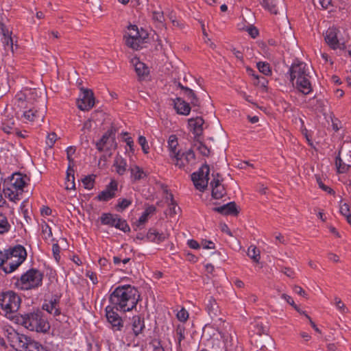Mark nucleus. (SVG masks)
<instances>
[{"label": "nucleus", "instance_id": "1", "mask_svg": "<svg viewBox=\"0 0 351 351\" xmlns=\"http://www.w3.org/2000/svg\"><path fill=\"white\" fill-rule=\"evenodd\" d=\"M139 298L140 294L136 288L124 285L117 287L111 292L109 301L114 309L125 313L136 308Z\"/></svg>", "mask_w": 351, "mask_h": 351}, {"label": "nucleus", "instance_id": "2", "mask_svg": "<svg viewBox=\"0 0 351 351\" xmlns=\"http://www.w3.org/2000/svg\"><path fill=\"white\" fill-rule=\"evenodd\" d=\"M308 68L304 62L293 64L289 69L290 81L300 92L308 95L312 91Z\"/></svg>", "mask_w": 351, "mask_h": 351}, {"label": "nucleus", "instance_id": "3", "mask_svg": "<svg viewBox=\"0 0 351 351\" xmlns=\"http://www.w3.org/2000/svg\"><path fill=\"white\" fill-rule=\"evenodd\" d=\"M28 181L27 176L20 173H13L4 183L5 196L12 202L19 201Z\"/></svg>", "mask_w": 351, "mask_h": 351}, {"label": "nucleus", "instance_id": "4", "mask_svg": "<svg viewBox=\"0 0 351 351\" xmlns=\"http://www.w3.org/2000/svg\"><path fill=\"white\" fill-rule=\"evenodd\" d=\"M18 320L25 328L32 331L46 332L50 328L42 311L38 310L22 315Z\"/></svg>", "mask_w": 351, "mask_h": 351}, {"label": "nucleus", "instance_id": "5", "mask_svg": "<svg viewBox=\"0 0 351 351\" xmlns=\"http://www.w3.org/2000/svg\"><path fill=\"white\" fill-rule=\"evenodd\" d=\"M43 274L40 271L30 269L16 279L14 285L21 290L35 289L43 285Z\"/></svg>", "mask_w": 351, "mask_h": 351}, {"label": "nucleus", "instance_id": "6", "mask_svg": "<svg viewBox=\"0 0 351 351\" xmlns=\"http://www.w3.org/2000/svg\"><path fill=\"white\" fill-rule=\"evenodd\" d=\"M21 302L20 297L14 291H9L0 294V308L5 315L16 312Z\"/></svg>", "mask_w": 351, "mask_h": 351}, {"label": "nucleus", "instance_id": "7", "mask_svg": "<svg viewBox=\"0 0 351 351\" xmlns=\"http://www.w3.org/2000/svg\"><path fill=\"white\" fill-rule=\"evenodd\" d=\"M147 38V34L142 29L140 32L136 25H130L124 35L125 44L129 47L138 50Z\"/></svg>", "mask_w": 351, "mask_h": 351}, {"label": "nucleus", "instance_id": "8", "mask_svg": "<svg viewBox=\"0 0 351 351\" xmlns=\"http://www.w3.org/2000/svg\"><path fill=\"white\" fill-rule=\"evenodd\" d=\"M21 108H23L21 114V120L25 123H32L38 121L39 119L43 120L45 108L40 110L37 109L36 104H28L21 101Z\"/></svg>", "mask_w": 351, "mask_h": 351}, {"label": "nucleus", "instance_id": "9", "mask_svg": "<svg viewBox=\"0 0 351 351\" xmlns=\"http://www.w3.org/2000/svg\"><path fill=\"white\" fill-rule=\"evenodd\" d=\"M340 31L336 27H329L324 34V40L328 47L335 51L341 52L346 49V42L339 38Z\"/></svg>", "mask_w": 351, "mask_h": 351}, {"label": "nucleus", "instance_id": "10", "mask_svg": "<svg viewBox=\"0 0 351 351\" xmlns=\"http://www.w3.org/2000/svg\"><path fill=\"white\" fill-rule=\"evenodd\" d=\"M19 258L13 256L8 250L0 252V269L5 273L14 271L24 261H20Z\"/></svg>", "mask_w": 351, "mask_h": 351}, {"label": "nucleus", "instance_id": "11", "mask_svg": "<svg viewBox=\"0 0 351 351\" xmlns=\"http://www.w3.org/2000/svg\"><path fill=\"white\" fill-rule=\"evenodd\" d=\"M210 168L208 165H202L197 171L192 173L191 179L196 189L204 191L207 186L209 180Z\"/></svg>", "mask_w": 351, "mask_h": 351}, {"label": "nucleus", "instance_id": "12", "mask_svg": "<svg viewBox=\"0 0 351 351\" xmlns=\"http://www.w3.org/2000/svg\"><path fill=\"white\" fill-rule=\"evenodd\" d=\"M100 221L103 225L114 227L124 232H127L130 230V228L126 221L121 219L117 215H114L112 213H103L100 217Z\"/></svg>", "mask_w": 351, "mask_h": 351}, {"label": "nucleus", "instance_id": "13", "mask_svg": "<svg viewBox=\"0 0 351 351\" xmlns=\"http://www.w3.org/2000/svg\"><path fill=\"white\" fill-rule=\"evenodd\" d=\"M171 161L179 169L185 171L191 170L193 165L195 163V154L191 149L183 153L180 152L178 156L171 159Z\"/></svg>", "mask_w": 351, "mask_h": 351}, {"label": "nucleus", "instance_id": "14", "mask_svg": "<svg viewBox=\"0 0 351 351\" xmlns=\"http://www.w3.org/2000/svg\"><path fill=\"white\" fill-rule=\"evenodd\" d=\"M96 147L99 152L111 151L116 149L115 132L113 130H109L104 133L101 138L96 143Z\"/></svg>", "mask_w": 351, "mask_h": 351}, {"label": "nucleus", "instance_id": "15", "mask_svg": "<svg viewBox=\"0 0 351 351\" xmlns=\"http://www.w3.org/2000/svg\"><path fill=\"white\" fill-rule=\"evenodd\" d=\"M106 316L114 331H120L123 327L122 318L114 311L112 306H108L106 308Z\"/></svg>", "mask_w": 351, "mask_h": 351}, {"label": "nucleus", "instance_id": "16", "mask_svg": "<svg viewBox=\"0 0 351 351\" xmlns=\"http://www.w3.org/2000/svg\"><path fill=\"white\" fill-rule=\"evenodd\" d=\"M94 104L95 99L93 92L90 90H84L77 101L78 108L81 110H88L94 106Z\"/></svg>", "mask_w": 351, "mask_h": 351}, {"label": "nucleus", "instance_id": "17", "mask_svg": "<svg viewBox=\"0 0 351 351\" xmlns=\"http://www.w3.org/2000/svg\"><path fill=\"white\" fill-rule=\"evenodd\" d=\"M117 188V182L115 180H112L106 186V188L99 193L97 198L99 201H109L110 199L114 198L116 196Z\"/></svg>", "mask_w": 351, "mask_h": 351}, {"label": "nucleus", "instance_id": "18", "mask_svg": "<svg viewBox=\"0 0 351 351\" xmlns=\"http://www.w3.org/2000/svg\"><path fill=\"white\" fill-rule=\"evenodd\" d=\"M211 195L213 199H220L226 194L223 185L218 178H214L210 182Z\"/></svg>", "mask_w": 351, "mask_h": 351}, {"label": "nucleus", "instance_id": "19", "mask_svg": "<svg viewBox=\"0 0 351 351\" xmlns=\"http://www.w3.org/2000/svg\"><path fill=\"white\" fill-rule=\"evenodd\" d=\"M204 123V119L200 117L189 119L188 120L189 128L195 136H199L203 132Z\"/></svg>", "mask_w": 351, "mask_h": 351}, {"label": "nucleus", "instance_id": "20", "mask_svg": "<svg viewBox=\"0 0 351 351\" xmlns=\"http://www.w3.org/2000/svg\"><path fill=\"white\" fill-rule=\"evenodd\" d=\"M178 146V138L176 135H170L167 140V148L171 160L176 158L180 154V150Z\"/></svg>", "mask_w": 351, "mask_h": 351}, {"label": "nucleus", "instance_id": "21", "mask_svg": "<svg viewBox=\"0 0 351 351\" xmlns=\"http://www.w3.org/2000/svg\"><path fill=\"white\" fill-rule=\"evenodd\" d=\"M131 329L135 337L142 333L145 328L144 318L140 315H134L131 319Z\"/></svg>", "mask_w": 351, "mask_h": 351}, {"label": "nucleus", "instance_id": "22", "mask_svg": "<svg viewBox=\"0 0 351 351\" xmlns=\"http://www.w3.org/2000/svg\"><path fill=\"white\" fill-rule=\"evenodd\" d=\"M146 238L149 241L160 243L168 238V234L160 233L154 229H150L147 234Z\"/></svg>", "mask_w": 351, "mask_h": 351}, {"label": "nucleus", "instance_id": "23", "mask_svg": "<svg viewBox=\"0 0 351 351\" xmlns=\"http://www.w3.org/2000/svg\"><path fill=\"white\" fill-rule=\"evenodd\" d=\"M174 108L177 112L182 115H188L191 111V107L188 103L180 98H176L173 101Z\"/></svg>", "mask_w": 351, "mask_h": 351}, {"label": "nucleus", "instance_id": "24", "mask_svg": "<svg viewBox=\"0 0 351 351\" xmlns=\"http://www.w3.org/2000/svg\"><path fill=\"white\" fill-rule=\"evenodd\" d=\"M132 63L134 66L136 74L140 77H145L149 74V68L143 62H141L138 58H133Z\"/></svg>", "mask_w": 351, "mask_h": 351}, {"label": "nucleus", "instance_id": "25", "mask_svg": "<svg viewBox=\"0 0 351 351\" xmlns=\"http://www.w3.org/2000/svg\"><path fill=\"white\" fill-rule=\"evenodd\" d=\"M214 210L223 215H237V210L234 202H229L221 206L216 207Z\"/></svg>", "mask_w": 351, "mask_h": 351}, {"label": "nucleus", "instance_id": "26", "mask_svg": "<svg viewBox=\"0 0 351 351\" xmlns=\"http://www.w3.org/2000/svg\"><path fill=\"white\" fill-rule=\"evenodd\" d=\"M8 252L13 254V256L19 258L20 261H25L27 258V252L25 248L21 245H16L8 249Z\"/></svg>", "mask_w": 351, "mask_h": 351}, {"label": "nucleus", "instance_id": "27", "mask_svg": "<svg viewBox=\"0 0 351 351\" xmlns=\"http://www.w3.org/2000/svg\"><path fill=\"white\" fill-rule=\"evenodd\" d=\"M8 252L13 254V256L19 258L20 261H25L27 258V252L25 248L21 245H16L8 249Z\"/></svg>", "mask_w": 351, "mask_h": 351}, {"label": "nucleus", "instance_id": "28", "mask_svg": "<svg viewBox=\"0 0 351 351\" xmlns=\"http://www.w3.org/2000/svg\"><path fill=\"white\" fill-rule=\"evenodd\" d=\"M131 178L134 182L138 181L147 177V173L137 165L131 166L130 168Z\"/></svg>", "mask_w": 351, "mask_h": 351}, {"label": "nucleus", "instance_id": "29", "mask_svg": "<svg viewBox=\"0 0 351 351\" xmlns=\"http://www.w3.org/2000/svg\"><path fill=\"white\" fill-rule=\"evenodd\" d=\"M282 0H262L261 5L271 13L276 14L278 12V5Z\"/></svg>", "mask_w": 351, "mask_h": 351}, {"label": "nucleus", "instance_id": "30", "mask_svg": "<svg viewBox=\"0 0 351 351\" xmlns=\"http://www.w3.org/2000/svg\"><path fill=\"white\" fill-rule=\"evenodd\" d=\"M58 299L54 298L51 300L48 303L43 304V309L47 311L51 315H58L60 314V310L58 308Z\"/></svg>", "mask_w": 351, "mask_h": 351}, {"label": "nucleus", "instance_id": "31", "mask_svg": "<svg viewBox=\"0 0 351 351\" xmlns=\"http://www.w3.org/2000/svg\"><path fill=\"white\" fill-rule=\"evenodd\" d=\"M114 167L115 168L116 172L119 175L122 176L126 172L127 162L122 157L117 156L114 159Z\"/></svg>", "mask_w": 351, "mask_h": 351}, {"label": "nucleus", "instance_id": "32", "mask_svg": "<svg viewBox=\"0 0 351 351\" xmlns=\"http://www.w3.org/2000/svg\"><path fill=\"white\" fill-rule=\"evenodd\" d=\"M156 211V207L154 206H149L141 214V217L136 221L137 226L144 225L148 220L149 217L154 214Z\"/></svg>", "mask_w": 351, "mask_h": 351}, {"label": "nucleus", "instance_id": "33", "mask_svg": "<svg viewBox=\"0 0 351 351\" xmlns=\"http://www.w3.org/2000/svg\"><path fill=\"white\" fill-rule=\"evenodd\" d=\"M11 229V224L5 215L0 213V234L8 232Z\"/></svg>", "mask_w": 351, "mask_h": 351}, {"label": "nucleus", "instance_id": "34", "mask_svg": "<svg viewBox=\"0 0 351 351\" xmlns=\"http://www.w3.org/2000/svg\"><path fill=\"white\" fill-rule=\"evenodd\" d=\"M65 184L66 189L67 190H72L75 189L74 171L70 168H69L67 170Z\"/></svg>", "mask_w": 351, "mask_h": 351}, {"label": "nucleus", "instance_id": "35", "mask_svg": "<svg viewBox=\"0 0 351 351\" xmlns=\"http://www.w3.org/2000/svg\"><path fill=\"white\" fill-rule=\"evenodd\" d=\"M226 349L231 350L237 343V340L232 334H223L222 335Z\"/></svg>", "mask_w": 351, "mask_h": 351}, {"label": "nucleus", "instance_id": "36", "mask_svg": "<svg viewBox=\"0 0 351 351\" xmlns=\"http://www.w3.org/2000/svg\"><path fill=\"white\" fill-rule=\"evenodd\" d=\"M206 310L211 317L216 316L217 315L218 306L216 303V301L212 298H210L206 304Z\"/></svg>", "mask_w": 351, "mask_h": 351}, {"label": "nucleus", "instance_id": "37", "mask_svg": "<svg viewBox=\"0 0 351 351\" xmlns=\"http://www.w3.org/2000/svg\"><path fill=\"white\" fill-rule=\"evenodd\" d=\"M249 74L252 75L254 77V78L256 80V82H254L255 85L262 88H266L268 84V81L265 77H261L258 75L255 74L253 70H250Z\"/></svg>", "mask_w": 351, "mask_h": 351}, {"label": "nucleus", "instance_id": "38", "mask_svg": "<svg viewBox=\"0 0 351 351\" xmlns=\"http://www.w3.org/2000/svg\"><path fill=\"white\" fill-rule=\"evenodd\" d=\"M256 67L258 71L265 76H269L272 73L270 65L267 62H258L256 63Z\"/></svg>", "mask_w": 351, "mask_h": 351}, {"label": "nucleus", "instance_id": "39", "mask_svg": "<svg viewBox=\"0 0 351 351\" xmlns=\"http://www.w3.org/2000/svg\"><path fill=\"white\" fill-rule=\"evenodd\" d=\"M1 30L3 34L2 42L5 45V49H11L12 51H13V41L12 38L9 35L8 30L5 32V29L3 28Z\"/></svg>", "mask_w": 351, "mask_h": 351}, {"label": "nucleus", "instance_id": "40", "mask_svg": "<svg viewBox=\"0 0 351 351\" xmlns=\"http://www.w3.org/2000/svg\"><path fill=\"white\" fill-rule=\"evenodd\" d=\"M166 199H167V202H168V206H169L171 214H172V215L177 214L178 210H179L180 208H178V209H177V204L173 199V195L171 193L169 194L167 196Z\"/></svg>", "mask_w": 351, "mask_h": 351}, {"label": "nucleus", "instance_id": "41", "mask_svg": "<svg viewBox=\"0 0 351 351\" xmlns=\"http://www.w3.org/2000/svg\"><path fill=\"white\" fill-rule=\"evenodd\" d=\"M152 19L160 25H163L165 16L163 12L160 10L152 12Z\"/></svg>", "mask_w": 351, "mask_h": 351}, {"label": "nucleus", "instance_id": "42", "mask_svg": "<svg viewBox=\"0 0 351 351\" xmlns=\"http://www.w3.org/2000/svg\"><path fill=\"white\" fill-rule=\"evenodd\" d=\"M339 210L341 214L346 217L347 221L351 225V214L348 204L346 203L341 204Z\"/></svg>", "mask_w": 351, "mask_h": 351}, {"label": "nucleus", "instance_id": "43", "mask_svg": "<svg viewBox=\"0 0 351 351\" xmlns=\"http://www.w3.org/2000/svg\"><path fill=\"white\" fill-rule=\"evenodd\" d=\"M247 255L254 261L258 262L260 259L259 250L255 246H250L247 250Z\"/></svg>", "mask_w": 351, "mask_h": 351}, {"label": "nucleus", "instance_id": "44", "mask_svg": "<svg viewBox=\"0 0 351 351\" xmlns=\"http://www.w3.org/2000/svg\"><path fill=\"white\" fill-rule=\"evenodd\" d=\"M84 187L86 189H92L94 186L95 178L93 176H88L82 180Z\"/></svg>", "mask_w": 351, "mask_h": 351}, {"label": "nucleus", "instance_id": "45", "mask_svg": "<svg viewBox=\"0 0 351 351\" xmlns=\"http://www.w3.org/2000/svg\"><path fill=\"white\" fill-rule=\"evenodd\" d=\"M132 204V201L128 199H119L117 205V210L118 211H122L127 208L129 206H130Z\"/></svg>", "mask_w": 351, "mask_h": 351}, {"label": "nucleus", "instance_id": "46", "mask_svg": "<svg viewBox=\"0 0 351 351\" xmlns=\"http://www.w3.org/2000/svg\"><path fill=\"white\" fill-rule=\"evenodd\" d=\"M186 95L188 97V99L191 101V103L194 106L199 105V101L197 98L196 97L194 92L193 90L186 88Z\"/></svg>", "mask_w": 351, "mask_h": 351}, {"label": "nucleus", "instance_id": "47", "mask_svg": "<svg viewBox=\"0 0 351 351\" xmlns=\"http://www.w3.org/2000/svg\"><path fill=\"white\" fill-rule=\"evenodd\" d=\"M177 318L179 321L182 322H186L188 318H189V313L187 312V311L184 308H182L178 313H177Z\"/></svg>", "mask_w": 351, "mask_h": 351}, {"label": "nucleus", "instance_id": "48", "mask_svg": "<svg viewBox=\"0 0 351 351\" xmlns=\"http://www.w3.org/2000/svg\"><path fill=\"white\" fill-rule=\"evenodd\" d=\"M138 141L139 145L141 146L143 152L145 154H147L149 152V147L147 144L145 137L143 136H140L138 137Z\"/></svg>", "mask_w": 351, "mask_h": 351}, {"label": "nucleus", "instance_id": "49", "mask_svg": "<svg viewBox=\"0 0 351 351\" xmlns=\"http://www.w3.org/2000/svg\"><path fill=\"white\" fill-rule=\"evenodd\" d=\"M335 305L341 313H347L348 308L346 307L345 304L342 302V301L340 299L337 298L335 299Z\"/></svg>", "mask_w": 351, "mask_h": 351}, {"label": "nucleus", "instance_id": "50", "mask_svg": "<svg viewBox=\"0 0 351 351\" xmlns=\"http://www.w3.org/2000/svg\"><path fill=\"white\" fill-rule=\"evenodd\" d=\"M42 232L46 239L51 238L52 237L51 229L49 227V226L47 223L42 225Z\"/></svg>", "mask_w": 351, "mask_h": 351}, {"label": "nucleus", "instance_id": "51", "mask_svg": "<svg viewBox=\"0 0 351 351\" xmlns=\"http://www.w3.org/2000/svg\"><path fill=\"white\" fill-rule=\"evenodd\" d=\"M52 252H53V256L55 258V259L58 261L60 258V246L58 245V243H54L52 245Z\"/></svg>", "mask_w": 351, "mask_h": 351}, {"label": "nucleus", "instance_id": "52", "mask_svg": "<svg viewBox=\"0 0 351 351\" xmlns=\"http://www.w3.org/2000/svg\"><path fill=\"white\" fill-rule=\"evenodd\" d=\"M281 298L282 299H284L288 304H289L290 305H291L297 311H299L298 310V307L297 306V305L295 304L293 298L290 296V295H288L287 294H285L283 293L282 295H281Z\"/></svg>", "mask_w": 351, "mask_h": 351}, {"label": "nucleus", "instance_id": "53", "mask_svg": "<svg viewBox=\"0 0 351 351\" xmlns=\"http://www.w3.org/2000/svg\"><path fill=\"white\" fill-rule=\"evenodd\" d=\"M86 276L88 278L94 285L98 283L97 274L95 272L88 270L86 272Z\"/></svg>", "mask_w": 351, "mask_h": 351}, {"label": "nucleus", "instance_id": "54", "mask_svg": "<svg viewBox=\"0 0 351 351\" xmlns=\"http://www.w3.org/2000/svg\"><path fill=\"white\" fill-rule=\"evenodd\" d=\"M56 141V134L55 133H51L47 136L46 143L49 147H52Z\"/></svg>", "mask_w": 351, "mask_h": 351}, {"label": "nucleus", "instance_id": "55", "mask_svg": "<svg viewBox=\"0 0 351 351\" xmlns=\"http://www.w3.org/2000/svg\"><path fill=\"white\" fill-rule=\"evenodd\" d=\"M201 245L202 246V247L204 249H207V250H211V249L215 248V243L211 241H206V240L202 241Z\"/></svg>", "mask_w": 351, "mask_h": 351}, {"label": "nucleus", "instance_id": "56", "mask_svg": "<svg viewBox=\"0 0 351 351\" xmlns=\"http://www.w3.org/2000/svg\"><path fill=\"white\" fill-rule=\"evenodd\" d=\"M197 149L203 156H207L210 154V149L202 143H199Z\"/></svg>", "mask_w": 351, "mask_h": 351}, {"label": "nucleus", "instance_id": "57", "mask_svg": "<svg viewBox=\"0 0 351 351\" xmlns=\"http://www.w3.org/2000/svg\"><path fill=\"white\" fill-rule=\"evenodd\" d=\"M188 245L194 250H197L200 247V245L198 243V242L193 239H189L187 241Z\"/></svg>", "mask_w": 351, "mask_h": 351}, {"label": "nucleus", "instance_id": "58", "mask_svg": "<svg viewBox=\"0 0 351 351\" xmlns=\"http://www.w3.org/2000/svg\"><path fill=\"white\" fill-rule=\"evenodd\" d=\"M153 351H165L160 341H154L152 342Z\"/></svg>", "mask_w": 351, "mask_h": 351}, {"label": "nucleus", "instance_id": "59", "mask_svg": "<svg viewBox=\"0 0 351 351\" xmlns=\"http://www.w3.org/2000/svg\"><path fill=\"white\" fill-rule=\"evenodd\" d=\"M247 32L253 38H255L258 34V31L255 27H250Z\"/></svg>", "mask_w": 351, "mask_h": 351}, {"label": "nucleus", "instance_id": "60", "mask_svg": "<svg viewBox=\"0 0 351 351\" xmlns=\"http://www.w3.org/2000/svg\"><path fill=\"white\" fill-rule=\"evenodd\" d=\"M317 182H318L319 186L322 189H323L324 191H326V192H327L328 193H333V190L331 188H330V187L326 186L325 184H324L322 181L317 180Z\"/></svg>", "mask_w": 351, "mask_h": 351}, {"label": "nucleus", "instance_id": "61", "mask_svg": "<svg viewBox=\"0 0 351 351\" xmlns=\"http://www.w3.org/2000/svg\"><path fill=\"white\" fill-rule=\"evenodd\" d=\"M319 5L324 9H328L331 3V0H318Z\"/></svg>", "mask_w": 351, "mask_h": 351}, {"label": "nucleus", "instance_id": "62", "mask_svg": "<svg viewBox=\"0 0 351 351\" xmlns=\"http://www.w3.org/2000/svg\"><path fill=\"white\" fill-rule=\"evenodd\" d=\"M293 291L295 293H297V294H298L300 295H302V296H305L306 295V293L304 291V289L302 287H299V286H295L293 287Z\"/></svg>", "mask_w": 351, "mask_h": 351}, {"label": "nucleus", "instance_id": "63", "mask_svg": "<svg viewBox=\"0 0 351 351\" xmlns=\"http://www.w3.org/2000/svg\"><path fill=\"white\" fill-rule=\"evenodd\" d=\"M255 326H256L258 328V330H257L258 333L261 334V333H264L266 331L265 328L262 323L256 322Z\"/></svg>", "mask_w": 351, "mask_h": 351}, {"label": "nucleus", "instance_id": "64", "mask_svg": "<svg viewBox=\"0 0 351 351\" xmlns=\"http://www.w3.org/2000/svg\"><path fill=\"white\" fill-rule=\"evenodd\" d=\"M328 258L330 261H332L333 262H336V263L339 262V256L333 253H329L328 254Z\"/></svg>", "mask_w": 351, "mask_h": 351}]
</instances>
